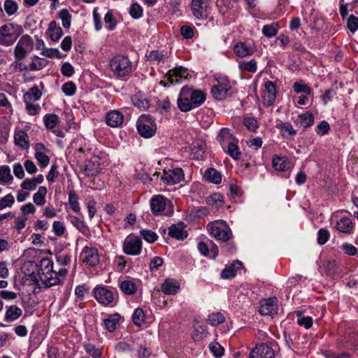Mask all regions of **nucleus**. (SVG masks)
<instances>
[{
	"instance_id": "obj_1",
	"label": "nucleus",
	"mask_w": 358,
	"mask_h": 358,
	"mask_svg": "<svg viewBox=\"0 0 358 358\" xmlns=\"http://www.w3.org/2000/svg\"><path fill=\"white\" fill-rule=\"evenodd\" d=\"M67 274L66 268H60L56 272L53 270V262L48 258L41 261V268L38 270L39 280L45 287H51L63 282Z\"/></svg>"
},
{
	"instance_id": "obj_2",
	"label": "nucleus",
	"mask_w": 358,
	"mask_h": 358,
	"mask_svg": "<svg viewBox=\"0 0 358 358\" xmlns=\"http://www.w3.org/2000/svg\"><path fill=\"white\" fill-rule=\"evenodd\" d=\"M206 100V94L201 90H194L183 87L177 101L178 106L182 112H187L200 106Z\"/></svg>"
},
{
	"instance_id": "obj_3",
	"label": "nucleus",
	"mask_w": 358,
	"mask_h": 358,
	"mask_svg": "<svg viewBox=\"0 0 358 358\" xmlns=\"http://www.w3.org/2000/svg\"><path fill=\"white\" fill-rule=\"evenodd\" d=\"M217 140L223 151L233 159L238 160L240 158L241 151L238 145L239 141L234 136L229 129H221L217 136Z\"/></svg>"
},
{
	"instance_id": "obj_4",
	"label": "nucleus",
	"mask_w": 358,
	"mask_h": 358,
	"mask_svg": "<svg viewBox=\"0 0 358 358\" xmlns=\"http://www.w3.org/2000/svg\"><path fill=\"white\" fill-rule=\"evenodd\" d=\"M111 71L117 78H124L132 71V64L130 59L124 55H117L109 62Z\"/></svg>"
},
{
	"instance_id": "obj_5",
	"label": "nucleus",
	"mask_w": 358,
	"mask_h": 358,
	"mask_svg": "<svg viewBox=\"0 0 358 358\" xmlns=\"http://www.w3.org/2000/svg\"><path fill=\"white\" fill-rule=\"evenodd\" d=\"M207 230L209 234L219 241L226 242L232 236V233L224 221L216 220L208 224Z\"/></svg>"
},
{
	"instance_id": "obj_6",
	"label": "nucleus",
	"mask_w": 358,
	"mask_h": 358,
	"mask_svg": "<svg viewBox=\"0 0 358 358\" xmlns=\"http://www.w3.org/2000/svg\"><path fill=\"white\" fill-rule=\"evenodd\" d=\"M136 124L138 134L144 138H150L156 132L157 125L150 115H142Z\"/></svg>"
},
{
	"instance_id": "obj_7",
	"label": "nucleus",
	"mask_w": 358,
	"mask_h": 358,
	"mask_svg": "<svg viewBox=\"0 0 358 358\" xmlns=\"http://www.w3.org/2000/svg\"><path fill=\"white\" fill-rule=\"evenodd\" d=\"M19 36L16 27L12 23H7L0 27V45L10 46Z\"/></svg>"
},
{
	"instance_id": "obj_8",
	"label": "nucleus",
	"mask_w": 358,
	"mask_h": 358,
	"mask_svg": "<svg viewBox=\"0 0 358 358\" xmlns=\"http://www.w3.org/2000/svg\"><path fill=\"white\" fill-rule=\"evenodd\" d=\"M96 300L103 306H113L115 300V294L104 286H97L93 290Z\"/></svg>"
},
{
	"instance_id": "obj_9",
	"label": "nucleus",
	"mask_w": 358,
	"mask_h": 358,
	"mask_svg": "<svg viewBox=\"0 0 358 358\" xmlns=\"http://www.w3.org/2000/svg\"><path fill=\"white\" fill-rule=\"evenodd\" d=\"M122 248L127 255H138L142 249L141 240L138 237L129 236L124 240Z\"/></svg>"
},
{
	"instance_id": "obj_10",
	"label": "nucleus",
	"mask_w": 358,
	"mask_h": 358,
	"mask_svg": "<svg viewBox=\"0 0 358 358\" xmlns=\"http://www.w3.org/2000/svg\"><path fill=\"white\" fill-rule=\"evenodd\" d=\"M210 0H192V10L194 15L198 19H205L208 14Z\"/></svg>"
},
{
	"instance_id": "obj_11",
	"label": "nucleus",
	"mask_w": 358,
	"mask_h": 358,
	"mask_svg": "<svg viewBox=\"0 0 358 358\" xmlns=\"http://www.w3.org/2000/svg\"><path fill=\"white\" fill-rule=\"evenodd\" d=\"M184 178V173L182 169L175 168L164 171L161 179L169 185H174L180 182Z\"/></svg>"
},
{
	"instance_id": "obj_12",
	"label": "nucleus",
	"mask_w": 358,
	"mask_h": 358,
	"mask_svg": "<svg viewBox=\"0 0 358 358\" xmlns=\"http://www.w3.org/2000/svg\"><path fill=\"white\" fill-rule=\"evenodd\" d=\"M217 85L212 87L211 93L213 96L217 100H223L226 98L228 91L231 88L229 80H217Z\"/></svg>"
},
{
	"instance_id": "obj_13",
	"label": "nucleus",
	"mask_w": 358,
	"mask_h": 358,
	"mask_svg": "<svg viewBox=\"0 0 358 358\" xmlns=\"http://www.w3.org/2000/svg\"><path fill=\"white\" fill-rule=\"evenodd\" d=\"M83 262L90 266H95L99 262L97 249L85 247L81 253Z\"/></svg>"
},
{
	"instance_id": "obj_14",
	"label": "nucleus",
	"mask_w": 358,
	"mask_h": 358,
	"mask_svg": "<svg viewBox=\"0 0 358 358\" xmlns=\"http://www.w3.org/2000/svg\"><path fill=\"white\" fill-rule=\"evenodd\" d=\"M169 200L162 195H156L150 200V208L155 215H162Z\"/></svg>"
},
{
	"instance_id": "obj_15",
	"label": "nucleus",
	"mask_w": 358,
	"mask_h": 358,
	"mask_svg": "<svg viewBox=\"0 0 358 358\" xmlns=\"http://www.w3.org/2000/svg\"><path fill=\"white\" fill-rule=\"evenodd\" d=\"M276 97L275 86L272 81L264 83V91L262 96L263 103L266 106H271Z\"/></svg>"
},
{
	"instance_id": "obj_16",
	"label": "nucleus",
	"mask_w": 358,
	"mask_h": 358,
	"mask_svg": "<svg viewBox=\"0 0 358 358\" xmlns=\"http://www.w3.org/2000/svg\"><path fill=\"white\" fill-rule=\"evenodd\" d=\"M256 51V48L252 43L238 42L234 46L235 55L239 57H245L252 55Z\"/></svg>"
},
{
	"instance_id": "obj_17",
	"label": "nucleus",
	"mask_w": 358,
	"mask_h": 358,
	"mask_svg": "<svg viewBox=\"0 0 358 358\" xmlns=\"http://www.w3.org/2000/svg\"><path fill=\"white\" fill-rule=\"evenodd\" d=\"M166 76L169 82L173 84L180 83L182 80H185L189 73L187 69L180 66L169 71Z\"/></svg>"
},
{
	"instance_id": "obj_18",
	"label": "nucleus",
	"mask_w": 358,
	"mask_h": 358,
	"mask_svg": "<svg viewBox=\"0 0 358 358\" xmlns=\"http://www.w3.org/2000/svg\"><path fill=\"white\" fill-rule=\"evenodd\" d=\"M273 350L266 344L256 346L250 354V358H273Z\"/></svg>"
},
{
	"instance_id": "obj_19",
	"label": "nucleus",
	"mask_w": 358,
	"mask_h": 358,
	"mask_svg": "<svg viewBox=\"0 0 358 358\" xmlns=\"http://www.w3.org/2000/svg\"><path fill=\"white\" fill-rule=\"evenodd\" d=\"M259 313L262 315L273 316L277 314V306L273 299H264L261 301Z\"/></svg>"
},
{
	"instance_id": "obj_20",
	"label": "nucleus",
	"mask_w": 358,
	"mask_h": 358,
	"mask_svg": "<svg viewBox=\"0 0 358 358\" xmlns=\"http://www.w3.org/2000/svg\"><path fill=\"white\" fill-rule=\"evenodd\" d=\"M123 121V114L116 110L108 112L106 115V122L111 127H117L120 126Z\"/></svg>"
},
{
	"instance_id": "obj_21",
	"label": "nucleus",
	"mask_w": 358,
	"mask_h": 358,
	"mask_svg": "<svg viewBox=\"0 0 358 358\" xmlns=\"http://www.w3.org/2000/svg\"><path fill=\"white\" fill-rule=\"evenodd\" d=\"M180 283L175 279L167 278L162 283L161 290L165 294L175 295L180 290Z\"/></svg>"
},
{
	"instance_id": "obj_22",
	"label": "nucleus",
	"mask_w": 358,
	"mask_h": 358,
	"mask_svg": "<svg viewBox=\"0 0 358 358\" xmlns=\"http://www.w3.org/2000/svg\"><path fill=\"white\" fill-rule=\"evenodd\" d=\"M185 225L183 222L172 224L169 227V235L178 240H182L187 236V232L185 230Z\"/></svg>"
},
{
	"instance_id": "obj_23",
	"label": "nucleus",
	"mask_w": 358,
	"mask_h": 358,
	"mask_svg": "<svg viewBox=\"0 0 358 358\" xmlns=\"http://www.w3.org/2000/svg\"><path fill=\"white\" fill-rule=\"evenodd\" d=\"M294 123L303 129L311 127L314 123V116L312 113L306 112L299 115L294 120Z\"/></svg>"
},
{
	"instance_id": "obj_24",
	"label": "nucleus",
	"mask_w": 358,
	"mask_h": 358,
	"mask_svg": "<svg viewBox=\"0 0 358 358\" xmlns=\"http://www.w3.org/2000/svg\"><path fill=\"white\" fill-rule=\"evenodd\" d=\"M336 227L342 233L351 234L353 233V223L352 220L346 217L341 218L337 221Z\"/></svg>"
},
{
	"instance_id": "obj_25",
	"label": "nucleus",
	"mask_w": 358,
	"mask_h": 358,
	"mask_svg": "<svg viewBox=\"0 0 358 358\" xmlns=\"http://www.w3.org/2000/svg\"><path fill=\"white\" fill-rule=\"evenodd\" d=\"M47 35L53 41H58L63 35V31L60 27L57 25V22L53 20L49 24V27L47 31Z\"/></svg>"
},
{
	"instance_id": "obj_26",
	"label": "nucleus",
	"mask_w": 358,
	"mask_h": 358,
	"mask_svg": "<svg viewBox=\"0 0 358 358\" xmlns=\"http://www.w3.org/2000/svg\"><path fill=\"white\" fill-rule=\"evenodd\" d=\"M14 142L16 145L22 149H28L29 147V137L27 133L23 130L15 132L14 135Z\"/></svg>"
},
{
	"instance_id": "obj_27",
	"label": "nucleus",
	"mask_w": 358,
	"mask_h": 358,
	"mask_svg": "<svg viewBox=\"0 0 358 358\" xmlns=\"http://www.w3.org/2000/svg\"><path fill=\"white\" fill-rule=\"evenodd\" d=\"M273 167L279 171H286L290 168V164L285 157L275 156L272 160Z\"/></svg>"
},
{
	"instance_id": "obj_28",
	"label": "nucleus",
	"mask_w": 358,
	"mask_h": 358,
	"mask_svg": "<svg viewBox=\"0 0 358 358\" xmlns=\"http://www.w3.org/2000/svg\"><path fill=\"white\" fill-rule=\"evenodd\" d=\"M204 178L210 182L220 184L222 181V175L215 169L209 168L204 173Z\"/></svg>"
},
{
	"instance_id": "obj_29",
	"label": "nucleus",
	"mask_w": 358,
	"mask_h": 358,
	"mask_svg": "<svg viewBox=\"0 0 358 358\" xmlns=\"http://www.w3.org/2000/svg\"><path fill=\"white\" fill-rule=\"evenodd\" d=\"M42 96V92L36 86H34L31 87L24 94V102H31L36 101L40 99Z\"/></svg>"
},
{
	"instance_id": "obj_30",
	"label": "nucleus",
	"mask_w": 358,
	"mask_h": 358,
	"mask_svg": "<svg viewBox=\"0 0 358 358\" xmlns=\"http://www.w3.org/2000/svg\"><path fill=\"white\" fill-rule=\"evenodd\" d=\"M47 192L45 187L40 186L38 191L33 195L34 203L38 206H43L46 202L45 196Z\"/></svg>"
},
{
	"instance_id": "obj_31",
	"label": "nucleus",
	"mask_w": 358,
	"mask_h": 358,
	"mask_svg": "<svg viewBox=\"0 0 358 358\" xmlns=\"http://www.w3.org/2000/svg\"><path fill=\"white\" fill-rule=\"evenodd\" d=\"M276 127L280 130L282 136L285 138L293 136L296 134L292 125L287 122H280L276 125Z\"/></svg>"
},
{
	"instance_id": "obj_32",
	"label": "nucleus",
	"mask_w": 358,
	"mask_h": 358,
	"mask_svg": "<svg viewBox=\"0 0 358 358\" xmlns=\"http://www.w3.org/2000/svg\"><path fill=\"white\" fill-rule=\"evenodd\" d=\"M43 122L46 129L52 130L59 122V118L57 115L48 113L43 116Z\"/></svg>"
},
{
	"instance_id": "obj_33",
	"label": "nucleus",
	"mask_w": 358,
	"mask_h": 358,
	"mask_svg": "<svg viewBox=\"0 0 358 358\" xmlns=\"http://www.w3.org/2000/svg\"><path fill=\"white\" fill-rule=\"evenodd\" d=\"M82 170L83 173L88 177L95 176L100 171L99 165L92 162H87L85 163Z\"/></svg>"
},
{
	"instance_id": "obj_34",
	"label": "nucleus",
	"mask_w": 358,
	"mask_h": 358,
	"mask_svg": "<svg viewBox=\"0 0 358 358\" xmlns=\"http://www.w3.org/2000/svg\"><path fill=\"white\" fill-rule=\"evenodd\" d=\"M120 319V315L118 313L109 315L108 318L103 320L106 329H107L110 332L114 331Z\"/></svg>"
},
{
	"instance_id": "obj_35",
	"label": "nucleus",
	"mask_w": 358,
	"mask_h": 358,
	"mask_svg": "<svg viewBox=\"0 0 358 358\" xmlns=\"http://www.w3.org/2000/svg\"><path fill=\"white\" fill-rule=\"evenodd\" d=\"M22 310L16 306H10L8 307L5 319L6 321H13L21 316Z\"/></svg>"
},
{
	"instance_id": "obj_36",
	"label": "nucleus",
	"mask_w": 358,
	"mask_h": 358,
	"mask_svg": "<svg viewBox=\"0 0 358 358\" xmlns=\"http://www.w3.org/2000/svg\"><path fill=\"white\" fill-rule=\"evenodd\" d=\"M31 62L29 64V71H39L45 67L48 64V61L39 58L37 56H34L31 58Z\"/></svg>"
},
{
	"instance_id": "obj_37",
	"label": "nucleus",
	"mask_w": 358,
	"mask_h": 358,
	"mask_svg": "<svg viewBox=\"0 0 358 358\" xmlns=\"http://www.w3.org/2000/svg\"><path fill=\"white\" fill-rule=\"evenodd\" d=\"M13 178L8 166H0V184L6 185L12 182Z\"/></svg>"
},
{
	"instance_id": "obj_38",
	"label": "nucleus",
	"mask_w": 358,
	"mask_h": 358,
	"mask_svg": "<svg viewBox=\"0 0 358 358\" xmlns=\"http://www.w3.org/2000/svg\"><path fill=\"white\" fill-rule=\"evenodd\" d=\"M297 320L296 322L299 325L303 327L306 329H309L313 325V318L310 316H303L301 312L297 311L296 313Z\"/></svg>"
},
{
	"instance_id": "obj_39",
	"label": "nucleus",
	"mask_w": 358,
	"mask_h": 358,
	"mask_svg": "<svg viewBox=\"0 0 358 358\" xmlns=\"http://www.w3.org/2000/svg\"><path fill=\"white\" fill-rule=\"evenodd\" d=\"M122 292L127 295L134 294L136 291V285L131 280H124L120 285Z\"/></svg>"
},
{
	"instance_id": "obj_40",
	"label": "nucleus",
	"mask_w": 358,
	"mask_h": 358,
	"mask_svg": "<svg viewBox=\"0 0 358 358\" xmlns=\"http://www.w3.org/2000/svg\"><path fill=\"white\" fill-rule=\"evenodd\" d=\"M69 203L71 209L76 213L80 212V208L78 203V196L75 191L71 190L69 192Z\"/></svg>"
},
{
	"instance_id": "obj_41",
	"label": "nucleus",
	"mask_w": 358,
	"mask_h": 358,
	"mask_svg": "<svg viewBox=\"0 0 358 358\" xmlns=\"http://www.w3.org/2000/svg\"><path fill=\"white\" fill-rule=\"evenodd\" d=\"M239 68L243 71H246L250 73L257 71V61L251 59L250 61H242L238 64Z\"/></svg>"
},
{
	"instance_id": "obj_42",
	"label": "nucleus",
	"mask_w": 358,
	"mask_h": 358,
	"mask_svg": "<svg viewBox=\"0 0 358 358\" xmlns=\"http://www.w3.org/2000/svg\"><path fill=\"white\" fill-rule=\"evenodd\" d=\"M83 347L86 352L93 358H100L101 357V350L96 348L94 344L85 343H84Z\"/></svg>"
},
{
	"instance_id": "obj_43",
	"label": "nucleus",
	"mask_w": 358,
	"mask_h": 358,
	"mask_svg": "<svg viewBox=\"0 0 358 358\" xmlns=\"http://www.w3.org/2000/svg\"><path fill=\"white\" fill-rule=\"evenodd\" d=\"M3 8L6 14L10 16L17 13L18 5L14 0H5Z\"/></svg>"
},
{
	"instance_id": "obj_44",
	"label": "nucleus",
	"mask_w": 358,
	"mask_h": 358,
	"mask_svg": "<svg viewBox=\"0 0 358 358\" xmlns=\"http://www.w3.org/2000/svg\"><path fill=\"white\" fill-rule=\"evenodd\" d=\"M278 25L277 23L266 24L262 28L263 34L268 38H271L275 36L278 34Z\"/></svg>"
},
{
	"instance_id": "obj_45",
	"label": "nucleus",
	"mask_w": 358,
	"mask_h": 358,
	"mask_svg": "<svg viewBox=\"0 0 358 358\" xmlns=\"http://www.w3.org/2000/svg\"><path fill=\"white\" fill-rule=\"evenodd\" d=\"M224 316L220 312L214 313L208 315V321L212 326H216L224 322Z\"/></svg>"
},
{
	"instance_id": "obj_46",
	"label": "nucleus",
	"mask_w": 358,
	"mask_h": 358,
	"mask_svg": "<svg viewBox=\"0 0 358 358\" xmlns=\"http://www.w3.org/2000/svg\"><path fill=\"white\" fill-rule=\"evenodd\" d=\"M209 350L215 357H221L224 352V348L217 342L214 341L209 344Z\"/></svg>"
},
{
	"instance_id": "obj_47",
	"label": "nucleus",
	"mask_w": 358,
	"mask_h": 358,
	"mask_svg": "<svg viewBox=\"0 0 358 358\" xmlns=\"http://www.w3.org/2000/svg\"><path fill=\"white\" fill-rule=\"evenodd\" d=\"M71 223L80 232L84 233L86 225L83 220L80 219L79 217L73 215L68 216Z\"/></svg>"
},
{
	"instance_id": "obj_48",
	"label": "nucleus",
	"mask_w": 358,
	"mask_h": 358,
	"mask_svg": "<svg viewBox=\"0 0 358 358\" xmlns=\"http://www.w3.org/2000/svg\"><path fill=\"white\" fill-rule=\"evenodd\" d=\"M293 87L296 93L304 92L306 94H310L312 92L310 87L303 81L296 82Z\"/></svg>"
},
{
	"instance_id": "obj_49",
	"label": "nucleus",
	"mask_w": 358,
	"mask_h": 358,
	"mask_svg": "<svg viewBox=\"0 0 358 358\" xmlns=\"http://www.w3.org/2000/svg\"><path fill=\"white\" fill-rule=\"evenodd\" d=\"M145 320V313L141 308H136L133 314V322L136 326H141Z\"/></svg>"
},
{
	"instance_id": "obj_50",
	"label": "nucleus",
	"mask_w": 358,
	"mask_h": 358,
	"mask_svg": "<svg viewBox=\"0 0 358 358\" xmlns=\"http://www.w3.org/2000/svg\"><path fill=\"white\" fill-rule=\"evenodd\" d=\"M15 202L14 196L11 194H8L0 199V210L8 207H11Z\"/></svg>"
},
{
	"instance_id": "obj_51",
	"label": "nucleus",
	"mask_w": 358,
	"mask_h": 358,
	"mask_svg": "<svg viewBox=\"0 0 358 358\" xmlns=\"http://www.w3.org/2000/svg\"><path fill=\"white\" fill-rule=\"evenodd\" d=\"M59 16L62 21V25L64 28H69L71 25V16L66 9H62L59 11Z\"/></svg>"
},
{
	"instance_id": "obj_52",
	"label": "nucleus",
	"mask_w": 358,
	"mask_h": 358,
	"mask_svg": "<svg viewBox=\"0 0 358 358\" xmlns=\"http://www.w3.org/2000/svg\"><path fill=\"white\" fill-rule=\"evenodd\" d=\"M104 22L106 24H108V29L110 30H113L115 28L117 25V21L113 16L112 10H108L105 15Z\"/></svg>"
},
{
	"instance_id": "obj_53",
	"label": "nucleus",
	"mask_w": 358,
	"mask_h": 358,
	"mask_svg": "<svg viewBox=\"0 0 358 358\" xmlns=\"http://www.w3.org/2000/svg\"><path fill=\"white\" fill-rule=\"evenodd\" d=\"M35 157L41 167L45 168L48 165L50 159L45 152L42 153L38 152V153H35Z\"/></svg>"
},
{
	"instance_id": "obj_54",
	"label": "nucleus",
	"mask_w": 358,
	"mask_h": 358,
	"mask_svg": "<svg viewBox=\"0 0 358 358\" xmlns=\"http://www.w3.org/2000/svg\"><path fill=\"white\" fill-rule=\"evenodd\" d=\"M25 108L27 113L30 115H36L41 111V106L39 104H33L31 102H24Z\"/></svg>"
},
{
	"instance_id": "obj_55",
	"label": "nucleus",
	"mask_w": 358,
	"mask_h": 358,
	"mask_svg": "<svg viewBox=\"0 0 358 358\" xmlns=\"http://www.w3.org/2000/svg\"><path fill=\"white\" fill-rule=\"evenodd\" d=\"M62 90L66 96H72L75 94L76 87L72 81H69L62 85Z\"/></svg>"
},
{
	"instance_id": "obj_56",
	"label": "nucleus",
	"mask_w": 358,
	"mask_h": 358,
	"mask_svg": "<svg viewBox=\"0 0 358 358\" xmlns=\"http://www.w3.org/2000/svg\"><path fill=\"white\" fill-rule=\"evenodd\" d=\"M141 235L148 243H154L157 239V235L151 230H141Z\"/></svg>"
},
{
	"instance_id": "obj_57",
	"label": "nucleus",
	"mask_w": 358,
	"mask_h": 358,
	"mask_svg": "<svg viewBox=\"0 0 358 358\" xmlns=\"http://www.w3.org/2000/svg\"><path fill=\"white\" fill-rule=\"evenodd\" d=\"M129 13L133 18L138 19L143 14L141 6L137 3L131 4Z\"/></svg>"
},
{
	"instance_id": "obj_58",
	"label": "nucleus",
	"mask_w": 358,
	"mask_h": 358,
	"mask_svg": "<svg viewBox=\"0 0 358 358\" xmlns=\"http://www.w3.org/2000/svg\"><path fill=\"white\" fill-rule=\"evenodd\" d=\"M52 230L55 235L62 236L66 231L64 224L59 221H55L52 224Z\"/></svg>"
},
{
	"instance_id": "obj_59",
	"label": "nucleus",
	"mask_w": 358,
	"mask_h": 358,
	"mask_svg": "<svg viewBox=\"0 0 358 358\" xmlns=\"http://www.w3.org/2000/svg\"><path fill=\"white\" fill-rule=\"evenodd\" d=\"M14 55L16 60L20 61L27 56V51L24 48L17 43L14 49Z\"/></svg>"
},
{
	"instance_id": "obj_60",
	"label": "nucleus",
	"mask_w": 358,
	"mask_h": 358,
	"mask_svg": "<svg viewBox=\"0 0 358 358\" xmlns=\"http://www.w3.org/2000/svg\"><path fill=\"white\" fill-rule=\"evenodd\" d=\"M329 238V232L324 229H320L317 233V243L323 245L327 242Z\"/></svg>"
},
{
	"instance_id": "obj_61",
	"label": "nucleus",
	"mask_w": 358,
	"mask_h": 358,
	"mask_svg": "<svg viewBox=\"0 0 358 358\" xmlns=\"http://www.w3.org/2000/svg\"><path fill=\"white\" fill-rule=\"evenodd\" d=\"M27 217L25 215H20L15 220V227L18 232H20L26 225Z\"/></svg>"
},
{
	"instance_id": "obj_62",
	"label": "nucleus",
	"mask_w": 358,
	"mask_h": 358,
	"mask_svg": "<svg viewBox=\"0 0 358 358\" xmlns=\"http://www.w3.org/2000/svg\"><path fill=\"white\" fill-rule=\"evenodd\" d=\"M341 249L345 255L350 256H354L357 253V249L353 245L348 243H344L341 245Z\"/></svg>"
},
{
	"instance_id": "obj_63",
	"label": "nucleus",
	"mask_w": 358,
	"mask_h": 358,
	"mask_svg": "<svg viewBox=\"0 0 358 358\" xmlns=\"http://www.w3.org/2000/svg\"><path fill=\"white\" fill-rule=\"evenodd\" d=\"M61 72L64 76L71 77L74 73V68L70 63L65 62L62 66Z\"/></svg>"
},
{
	"instance_id": "obj_64",
	"label": "nucleus",
	"mask_w": 358,
	"mask_h": 358,
	"mask_svg": "<svg viewBox=\"0 0 358 358\" xmlns=\"http://www.w3.org/2000/svg\"><path fill=\"white\" fill-rule=\"evenodd\" d=\"M348 27L351 32H355L358 29V17L350 15L348 19Z\"/></svg>"
}]
</instances>
